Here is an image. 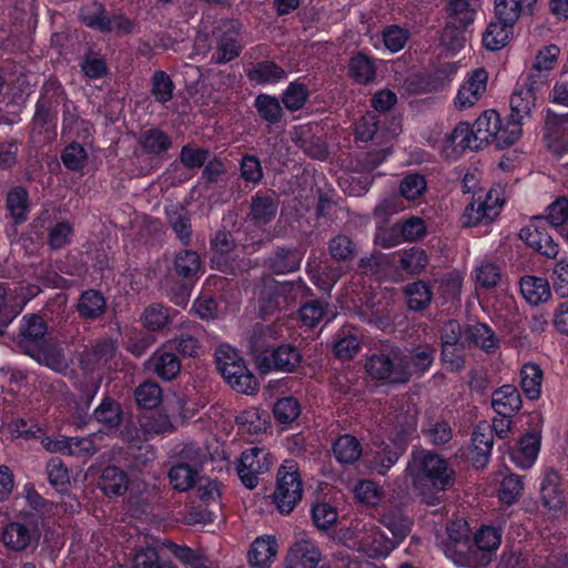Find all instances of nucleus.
<instances>
[{
	"label": "nucleus",
	"mask_w": 568,
	"mask_h": 568,
	"mask_svg": "<svg viewBox=\"0 0 568 568\" xmlns=\"http://www.w3.org/2000/svg\"><path fill=\"white\" fill-rule=\"evenodd\" d=\"M381 523L390 531L387 538L374 524H365L362 528L345 534V542L369 558H383L409 534V521L398 513H387L381 517Z\"/></svg>",
	"instance_id": "nucleus-1"
},
{
	"label": "nucleus",
	"mask_w": 568,
	"mask_h": 568,
	"mask_svg": "<svg viewBox=\"0 0 568 568\" xmlns=\"http://www.w3.org/2000/svg\"><path fill=\"white\" fill-rule=\"evenodd\" d=\"M452 474L444 458L424 449L415 450L406 467V476L427 505L436 504L438 494L450 483Z\"/></svg>",
	"instance_id": "nucleus-2"
},
{
	"label": "nucleus",
	"mask_w": 568,
	"mask_h": 568,
	"mask_svg": "<svg viewBox=\"0 0 568 568\" xmlns=\"http://www.w3.org/2000/svg\"><path fill=\"white\" fill-rule=\"evenodd\" d=\"M504 204V189L500 185H494L486 193L475 194L465 207L460 223L467 227L488 225L499 216Z\"/></svg>",
	"instance_id": "nucleus-3"
},
{
	"label": "nucleus",
	"mask_w": 568,
	"mask_h": 568,
	"mask_svg": "<svg viewBox=\"0 0 568 568\" xmlns=\"http://www.w3.org/2000/svg\"><path fill=\"white\" fill-rule=\"evenodd\" d=\"M541 87L536 80H526L524 84H518L510 98L511 113L504 126L505 142H516L523 136L524 120L529 116L535 106L536 92Z\"/></svg>",
	"instance_id": "nucleus-4"
},
{
	"label": "nucleus",
	"mask_w": 568,
	"mask_h": 568,
	"mask_svg": "<svg viewBox=\"0 0 568 568\" xmlns=\"http://www.w3.org/2000/svg\"><path fill=\"white\" fill-rule=\"evenodd\" d=\"M302 496L303 484L298 466L294 460H285L277 473L273 503L282 514L287 515L298 505Z\"/></svg>",
	"instance_id": "nucleus-5"
},
{
	"label": "nucleus",
	"mask_w": 568,
	"mask_h": 568,
	"mask_svg": "<svg viewBox=\"0 0 568 568\" xmlns=\"http://www.w3.org/2000/svg\"><path fill=\"white\" fill-rule=\"evenodd\" d=\"M449 21L443 32L442 41L452 50L463 48L466 39L463 29L473 23L475 10L468 0H445Z\"/></svg>",
	"instance_id": "nucleus-6"
},
{
	"label": "nucleus",
	"mask_w": 568,
	"mask_h": 568,
	"mask_svg": "<svg viewBox=\"0 0 568 568\" xmlns=\"http://www.w3.org/2000/svg\"><path fill=\"white\" fill-rule=\"evenodd\" d=\"M273 465L274 456L266 448L252 446L243 450L237 474L243 485L252 489L256 487L258 476L267 473Z\"/></svg>",
	"instance_id": "nucleus-7"
},
{
	"label": "nucleus",
	"mask_w": 568,
	"mask_h": 568,
	"mask_svg": "<svg viewBox=\"0 0 568 568\" xmlns=\"http://www.w3.org/2000/svg\"><path fill=\"white\" fill-rule=\"evenodd\" d=\"M181 458L182 462L171 468L169 479L175 490L186 491L197 479L202 454L196 446L189 444L182 449Z\"/></svg>",
	"instance_id": "nucleus-8"
},
{
	"label": "nucleus",
	"mask_w": 568,
	"mask_h": 568,
	"mask_svg": "<svg viewBox=\"0 0 568 568\" xmlns=\"http://www.w3.org/2000/svg\"><path fill=\"white\" fill-rule=\"evenodd\" d=\"M300 351L288 344L265 351L256 358V366L262 374L267 372H294L301 364Z\"/></svg>",
	"instance_id": "nucleus-9"
},
{
	"label": "nucleus",
	"mask_w": 568,
	"mask_h": 568,
	"mask_svg": "<svg viewBox=\"0 0 568 568\" xmlns=\"http://www.w3.org/2000/svg\"><path fill=\"white\" fill-rule=\"evenodd\" d=\"M44 449L50 453H59L62 455L89 457L93 455L98 447L93 437H44L41 439Z\"/></svg>",
	"instance_id": "nucleus-10"
},
{
	"label": "nucleus",
	"mask_w": 568,
	"mask_h": 568,
	"mask_svg": "<svg viewBox=\"0 0 568 568\" xmlns=\"http://www.w3.org/2000/svg\"><path fill=\"white\" fill-rule=\"evenodd\" d=\"M488 73L485 69H475L467 74L455 98V106L466 110L474 106L487 90Z\"/></svg>",
	"instance_id": "nucleus-11"
},
{
	"label": "nucleus",
	"mask_w": 568,
	"mask_h": 568,
	"mask_svg": "<svg viewBox=\"0 0 568 568\" xmlns=\"http://www.w3.org/2000/svg\"><path fill=\"white\" fill-rule=\"evenodd\" d=\"M322 555L316 544L306 535H302L291 547L287 556V567L317 568Z\"/></svg>",
	"instance_id": "nucleus-12"
},
{
	"label": "nucleus",
	"mask_w": 568,
	"mask_h": 568,
	"mask_svg": "<svg viewBox=\"0 0 568 568\" xmlns=\"http://www.w3.org/2000/svg\"><path fill=\"white\" fill-rule=\"evenodd\" d=\"M541 224V217L535 219L520 230L519 237L535 251L548 257H556L559 252L558 244L540 229Z\"/></svg>",
	"instance_id": "nucleus-13"
},
{
	"label": "nucleus",
	"mask_w": 568,
	"mask_h": 568,
	"mask_svg": "<svg viewBox=\"0 0 568 568\" xmlns=\"http://www.w3.org/2000/svg\"><path fill=\"white\" fill-rule=\"evenodd\" d=\"M475 142H505L504 126L499 113L494 110H485L473 123Z\"/></svg>",
	"instance_id": "nucleus-14"
},
{
	"label": "nucleus",
	"mask_w": 568,
	"mask_h": 568,
	"mask_svg": "<svg viewBox=\"0 0 568 568\" xmlns=\"http://www.w3.org/2000/svg\"><path fill=\"white\" fill-rule=\"evenodd\" d=\"M47 326L39 315H24L22 318L21 333L18 341L19 347L30 354L34 347L47 344L44 339Z\"/></svg>",
	"instance_id": "nucleus-15"
},
{
	"label": "nucleus",
	"mask_w": 568,
	"mask_h": 568,
	"mask_svg": "<svg viewBox=\"0 0 568 568\" xmlns=\"http://www.w3.org/2000/svg\"><path fill=\"white\" fill-rule=\"evenodd\" d=\"M39 538V530L32 525L11 523L2 531L3 545L16 551H21L36 545Z\"/></svg>",
	"instance_id": "nucleus-16"
},
{
	"label": "nucleus",
	"mask_w": 568,
	"mask_h": 568,
	"mask_svg": "<svg viewBox=\"0 0 568 568\" xmlns=\"http://www.w3.org/2000/svg\"><path fill=\"white\" fill-rule=\"evenodd\" d=\"M367 372L376 378L388 379L389 382H406L407 371H403L398 355L390 359L386 355H374L366 364Z\"/></svg>",
	"instance_id": "nucleus-17"
},
{
	"label": "nucleus",
	"mask_w": 568,
	"mask_h": 568,
	"mask_svg": "<svg viewBox=\"0 0 568 568\" xmlns=\"http://www.w3.org/2000/svg\"><path fill=\"white\" fill-rule=\"evenodd\" d=\"M539 452L540 435L538 433H527L511 449L510 458L518 468L528 469L538 458Z\"/></svg>",
	"instance_id": "nucleus-18"
},
{
	"label": "nucleus",
	"mask_w": 568,
	"mask_h": 568,
	"mask_svg": "<svg viewBox=\"0 0 568 568\" xmlns=\"http://www.w3.org/2000/svg\"><path fill=\"white\" fill-rule=\"evenodd\" d=\"M494 446L493 429L488 423H481L473 432V449L470 459L477 467H484L490 456Z\"/></svg>",
	"instance_id": "nucleus-19"
},
{
	"label": "nucleus",
	"mask_w": 568,
	"mask_h": 568,
	"mask_svg": "<svg viewBox=\"0 0 568 568\" xmlns=\"http://www.w3.org/2000/svg\"><path fill=\"white\" fill-rule=\"evenodd\" d=\"M278 552V544L274 536H262L256 538L248 551V562L255 568H267Z\"/></svg>",
	"instance_id": "nucleus-20"
},
{
	"label": "nucleus",
	"mask_w": 568,
	"mask_h": 568,
	"mask_svg": "<svg viewBox=\"0 0 568 568\" xmlns=\"http://www.w3.org/2000/svg\"><path fill=\"white\" fill-rule=\"evenodd\" d=\"M19 284L0 282V325L8 326L22 311L18 302Z\"/></svg>",
	"instance_id": "nucleus-21"
},
{
	"label": "nucleus",
	"mask_w": 568,
	"mask_h": 568,
	"mask_svg": "<svg viewBox=\"0 0 568 568\" xmlns=\"http://www.w3.org/2000/svg\"><path fill=\"white\" fill-rule=\"evenodd\" d=\"M400 368L406 372V379L413 375H422L434 362V349L430 346H418L410 355H398Z\"/></svg>",
	"instance_id": "nucleus-22"
},
{
	"label": "nucleus",
	"mask_w": 568,
	"mask_h": 568,
	"mask_svg": "<svg viewBox=\"0 0 568 568\" xmlns=\"http://www.w3.org/2000/svg\"><path fill=\"white\" fill-rule=\"evenodd\" d=\"M225 381L239 393L253 394L258 388L257 378L247 369L244 361L230 368L229 373H222Z\"/></svg>",
	"instance_id": "nucleus-23"
},
{
	"label": "nucleus",
	"mask_w": 568,
	"mask_h": 568,
	"mask_svg": "<svg viewBox=\"0 0 568 568\" xmlns=\"http://www.w3.org/2000/svg\"><path fill=\"white\" fill-rule=\"evenodd\" d=\"M520 293L530 305H539L551 296L549 283L544 277L525 276L520 281Z\"/></svg>",
	"instance_id": "nucleus-24"
},
{
	"label": "nucleus",
	"mask_w": 568,
	"mask_h": 568,
	"mask_svg": "<svg viewBox=\"0 0 568 568\" xmlns=\"http://www.w3.org/2000/svg\"><path fill=\"white\" fill-rule=\"evenodd\" d=\"M460 337V326L456 321L447 322L443 327V361L452 369H458L463 366L460 356L457 355L456 359H450L449 354L458 351V341Z\"/></svg>",
	"instance_id": "nucleus-25"
},
{
	"label": "nucleus",
	"mask_w": 568,
	"mask_h": 568,
	"mask_svg": "<svg viewBox=\"0 0 568 568\" xmlns=\"http://www.w3.org/2000/svg\"><path fill=\"white\" fill-rule=\"evenodd\" d=\"M491 405L498 415H511L521 406V398L514 385H503L495 390Z\"/></svg>",
	"instance_id": "nucleus-26"
},
{
	"label": "nucleus",
	"mask_w": 568,
	"mask_h": 568,
	"mask_svg": "<svg viewBox=\"0 0 568 568\" xmlns=\"http://www.w3.org/2000/svg\"><path fill=\"white\" fill-rule=\"evenodd\" d=\"M559 48L557 45H547L542 48L534 63L532 71L530 72L528 80H536L540 87L546 82L547 72H549L557 62L559 55Z\"/></svg>",
	"instance_id": "nucleus-27"
},
{
	"label": "nucleus",
	"mask_w": 568,
	"mask_h": 568,
	"mask_svg": "<svg viewBox=\"0 0 568 568\" xmlns=\"http://www.w3.org/2000/svg\"><path fill=\"white\" fill-rule=\"evenodd\" d=\"M403 450L402 442H396L392 447L382 443L372 450V467L379 474L387 471L398 459Z\"/></svg>",
	"instance_id": "nucleus-28"
},
{
	"label": "nucleus",
	"mask_w": 568,
	"mask_h": 568,
	"mask_svg": "<svg viewBox=\"0 0 568 568\" xmlns=\"http://www.w3.org/2000/svg\"><path fill=\"white\" fill-rule=\"evenodd\" d=\"M54 116L50 109L44 104L38 103L34 116L32 119V133L34 139L50 141L55 138Z\"/></svg>",
	"instance_id": "nucleus-29"
},
{
	"label": "nucleus",
	"mask_w": 568,
	"mask_h": 568,
	"mask_svg": "<svg viewBox=\"0 0 568 568\" xmlns=\"http://www.w3.org/2000/svg\"><path fill=\"white\" fill-rule=\"evenodd\" d=\"M541 499L545 506L550 509L560 508L564 505V494L560 489V476L554 470L545 474L541 484Z\"/></svg>",
	"instance_id": "nucleus-30"
},
{
	"label": "nucleus",
	"mask_w": 568,
	"mask_h": 568,
	"mask_svg": "<svg viewBox=\"0 0 568 568\" xmlns=\"http://www.w3.org/2000/svg\"><path fill=\"white\" fill-rule=\"evenodd\" d=\"M99 486L109 497L121 496L128 489V479L122 470L111 466L103 470Z\"/></svg>",
	"instance_id": "nucleus-31"
},
{
	"label": "nucleus",
	"mask_w": 568,
	"mask_h": 568,
	"mask_svg": "<svg viewBox=\"0 0 568 568\" xmlns=\"http://www.w3.org/2000/svg\"><path fill=\"white\" fill-rule=\"evenodd\" d=\"M513 33V27L497 20L486 28L483 34V44L490 51H497L504 48Z\"/></svg>",
	"instance_id": "nucleus-32"
},
{
	"label": "nucleus",
	"mask_w": 568,
	"mask_h": 568,
	"mask_svg": "<svg viewBox=\"0 0 568 568\" xmlns=\"http://www.w3.org/2000/svg\"><path fill=\"white\" fill-rule=\"evenodd\" d=\"M542 379L544 373L536 364L527 363L521 367L520 385L528 398L537 399L540 396Z\"/></svg>",
	"instance_id": "nucleus-33"
},
{
	"label": "nucleus",
	"mask_w": 568,
	"mask_h": 568,
	"mask_svg": "<svg viewBox=\"0 0 568 568\" xmlns=\"http://www.w3.org/2000/svg\"><path fill=\"white\" fill-rule=\"evenodd\" d=\"M333 454L342 464H353L362 455L361 443L352 435H342L333 444Z\"/></svg>",
	"instance_id": "nucleus-34"
},
{
	"label": "nucleus",
	"mask_w": 568,
	"mask_h": 568,
	"mask_svg": "<svg viewBox=\"0 0 568 568\" xmlns=\"http://www.w3.org/2000/svg\"><path fill=\"white\" fill-rule=\"evenodd\" d=\"M301 415V405L295 397L287 396L280 398L273 405V417L275 423L284 427L291 426Z\"/></svg>",
	"instance_id": "nucleus-35"
},
{
	"label": "nucleus",
	"mask_w": 568,
	"mask_h": 568,
	"mask_svg": "<svg viewBox=\"0 0 568 568\" xmlns=\"http://www.w3.org/2000/svg\"><path fill=\"white\" fill-rule=\"evenodd\" d=\"M29 355L39 364L51 368L53 372H63L67 369V362L60 349L49 345L48 343L43 346L34 347Z\"/></svg>",
	"instance_id": "nucleus-36"
},
{
	"label": "nucleus",
	"mask_w": 568,
	"mask_h": 568,
	"mask_svg": "<svg viewBox=\"0 0 568 568\" xmlns=\"http://www.w3.org/2000/svg\"><path fill=\"white\" fill-rule=\"evenodd\" d=\"M7 209H9L11 217L14 219L17 223H22L27 220L30 203L26 189L16 186L7 194Z\"/></svg>",
	"instance_id": "nucleus-37"
},
{
	"label": "nucleus",
	"mask_w": 568,
	"mask_h": 568,
	"mask_svg": "<svg viewBox=\"0 0 568 568\" xmlns=\"http://www.w3.org/2000/svg\"><path fill=\"white\" fill-rule=\"evenodd\" d=\"M92 125L89 121L80 119L77 114L64 112L63 134L71 142L87 140L92 134Z\"/></svg>",
	"instance_id": "nucleus-38"
},
{
	"label": "nucleus",
	"mask_w": 568,
	"mask_h": 568,
	"mask_svg": "<svg viewBox=\"0 0 568 568\" xmlns=\"http://www.w3.org/2000/svg\"><path fill=\"white\" fill-rule=\"evenodd\" d=\"M251 80L257 83H273L286 78V72L272 61L257 63L248 73Z\"/></svg>",
	"instance_id": "nucleus-39"
},
{
	"label": "nucleus",
	"mask_w": 568,
	"mask_h": 568,
	"mask_svg": "<svg viewBox=\"0 0 568 568\" xmlns=\"http://www.w3.org/2000/svg\"><path fill=\"white\" fill-rule=\"evenodd\" d=\"M236 424L242 433L260 434L265 430L266 418L257 408H248L236 416Z\"/></svg>",
	"instance_id": "nucleus-40"
},
{
	"label": "nucleus",
	"mask_w": 568,
	"mask_h": 568,
	"mask_svg": "<svg viewBox=\"0 0 568 568\" xmlns=\"http://www.w3.org/2000/svg\"><path fill=\"white\" fill-rule=\"evenodd\" d=\"M467 339L483 349L490 352L497 347V339L493 331L484 323H475L466 328Z\"/></svg>",
	"instance_id": "nucleus-41"
},
{
	"label": "nucleus",
	"mask_w": 568,
	"mask_h": 568,
	"mask_svg": "<svg viewBox=\"0 0 568 568\" xmlns=\"http://www.w3.org/2000/svg\"><path fill=\"white\" fill-rule=\"evenodd\" d=\"M172 316L173 313L166 306L151 304L142 313V323L151 331H159L171 321Z\"/></svg>",
	"instance_id": "nucleus-42"
},
{
	"label": "nucleus",
	"mask_w": 568,
	"mask_h": 568,
	"mask_svg": "<svg viewBox=\"0 0 568 568\" xmlns=\"http://www.w3.org/2000/svg\"><path fill=\"white\" fill-rule=\"evenodd\" d=\"M174 267L176 273L182 277H195L201 271L200 257L194 251H182L175 256Z\"/></svg>",
	"instance_id": "nucleus-43"
},
{
	"label": "nucleus",
	"mask_w": 568,
	"mask_h": 568,
	"mask_svg": "<svg viewBox=\"0 0 568 568\" xmlns=\"http://www.w3.org/2000/svg\"><path fill=\"white\" fill-rule=\"evenodd\" d=\"M500 281V270L496 264L491 262H483L475 267V283H477V290L494 288Z\"/></svg>",
	"instance_id": "nucleus-44"
},
{
	"label": "nucleus",
	"mask_w": 568,
	"mask_h": 568,
	"mask_svg": "<svg viewBox=\"0 0 568 568\" xmlns=\"http://www.w3.org/2000/svg\"><path fill=\"white\" fill-rule=\"evenodd\" d=\"M134 397L138 406L146 409H152L159 406L162 400V389L154 382H146L134 392Z\"/></svg>",
	"instance_id": "nucleus-45"
},
{
	"label": "nucleus",
	"mask_w": 568,
	"mask_h": 568,
	"mask_svg": "<svg viewBox=\"0 0 568 568\" xmlns=\"http://www.w3.org/2000/svg\"><path fill=\"white\" fill-rule=\"evenodd\" d=\"M301 264V254L292 250H281L270 261V267L278 274L296 271Z\"/></svg>",
	"instance_id": "nucleus-46"
},
{
	"label": "nucleus",
	"mask_w": 568,
	"mask_h": 568,
	"mask_svg": "<svg viewBox=\"0 0 568 568\" xmlns=\"http://www.w3.org/2000/svg\"><path fill=\"white\" fill-rule=\"evenodd\" d=\"M311 514L314 525L321 530L328 529L338 519L336 509L332 505L326 504V501H318L313 505Z\"/></svg>",
	"instance_id": "nucleus-47"
},
{
	"label": "nucleus",
	"mask_w": 568,
	"mask_h": 568,
	"mask_svg": "<svg viewBox=\"0 0 568 568\" xmlns=\"http://www.w3.org/2000/svg\"><path fill=\"white\" fill-rule=\"evenodd\" d=\"M524 485L520 476L510 474L506 476L500 485L498 497L505 505H513L521 496Z\"/></svg>",
	"instance_id": "nucleus-48"
},
{
	"label": "nucleus",
	"mask_w": 568,
	"mask_h": 568,
	"mask_svg": "<svg viewBox=\"0 0 568 568\" xmlns=\"http://www.w3.org/2000/svg\"><path fill=\"white\" fill-rule=\"evenodd\" d=\"M174 84L164 71H155L152 77L151 93L160 103L169 102L173 97Z\"/></svg>",
	"instance_id": "nucleus-49"
},
{
	"label": "nucleus",
	"mask_w": 568,
	"mask_h": 568,
	"mask_svg": "<svg viewBox=\"0 0 568 568\" xmlns=\"http://www.w3.org/2000/svg\"><path fill=\"white\" fill-rule=\"evenodd\" d=\"M433 294L423 282H416L406 287V298L410 310H424L432 301Z\"/></svg>",
	"instance_id": "nucleus-50"
},
{
	"label": "nucleus",
	"mask_w": 568,
	"mask_h": 568,
	"mask_svg": "<svg viewBox=\"0 0 568 568\" xmlns=\"http://www.w3.org/2000/svg\"><path fill=\"white\" fill-rule=\"evenodd\" d=\"M349 73L358 83H367L375 77V67L366 55L357 54L349 61Z\"/></svg>",
	"instance_id": "nucleus-51"
},
{
	"label": "nucleus",
	"mask_w": 568,
	"mask_h": 568,
	"mask_svg": "<svg viewBox=\"0 0 568 568\" xmlns=\"http://www.w3.org/2000/svg\"><path fill=\"white\" fill-rule=\"evenodd\" d=\"M255 106L260 116L271 123L277 122L282 116V106L280 101L267 94H260L255 99Z\"/></svg>",
	"instance_id": "nucleus-52"
},
{
	"label": "nucleus",
	"mask_w": 568,
	"mask_h": 568,
	"mask_svg": "<svg viewBox=\"0 0 568 568\" xmlns=\"http://www.w3.org/2000/svg\"><path fill=\"white\" fill-rule=\"evenodd\" d=\"M153 361L155 372L164 379L174 378L181 369L180 362L171 353L159 352L154 355Z\"/></svg>",
	"instance_id": "nucleus-53"
},
{
	"label": "nucleus",
	"mask_w": 568,
	"mask_h": 568,
	"mask_svg": "<svg viewBox=\"0 0 568 568\" xmlns=\"http://www.w3.org/2000/svg\"><path fill=\"white\" fill-rule=\"evenodd\" d=\"M394 231L397 232L404 241H417L426 235L425 222L419 217H410L403 223L394 225Z\"/></svg>",
	"instance_id": "nucleus-54"
},
{
	"label": "nucleus",
	"mask_w": 568,
	"mask_h": 568,
	"mask_svg": "<svg viewBox=\"0 0 568 568\" xmlns=\"http://www.w3.org/2000/svg\"><path fill=\"white\" fill-rule=\"evenodd\" d=\"M104 307L105 302L103 296L95 291L84 293L80 303H78V310H80L81 314L87 317H95L100 315Z\"/></svg>",
	"instance_id": "nucleus-55"
},
{
	"label": "nucleus",
	"mask_w": 568,
	"mask_h": 568,
	"mask_svg": "<svg viewBox=\"0 0 568 568\" xmlns=\"http://www.w3.org/2000/svg\"><path fill=\"white\" fill-rule=\"evenodd\" d=\"M95 418L106 427H115L120 424V406L112 399H104L95 409Z\"/></svg>",
	"instance_id": "nucleus-56"
},
{
	"label": "nucleus",
	"mask_w": 568,
	"mask_h": 568,
	"mask_svg": "<svg viewBox=\"0 0 568 568\" xmlns=\"http://www.w3.org/2000/svg\"><path fill=\"white\" fill-rule=\"evenodd\" d=\"M427 182L424 176L418 173H413L402 180L399 184V192L406 200H416L426 190Z\"/></svg>",
	"instance_id": "nucleus-57"
},
{
	"label": "nucleus",
	"mask_w": 568,
	"mask_h": 568,
	"mask_svg": "<svg viewBox=\"0 0 568 568\" xmlns=\"http://www.w3.org/2000/svg\"><path fill=\"white\" fill-rule=\"evenodd\" d=\"M308 97L307 88L303 83L292 82L283 94V103L291 111L300 110Z\"/></svg>",
	"instance_id": "nucleus-58"
},
{
	"label": "nucleus",
	"mask_w": 568,
	"mask_h": 568,
	"mask_svg": "<svg viewBox=\"0 0 568 568\" xmlns=\"http://www.w3.org/2000/svg\"><path fill=\"white\" fill-rule=\"evenodd\" d=\"M108 17L104 14V8L99 2H91L84 6L80 11L81 21L93 29L99 31L102 30V27Z\"/></svg>",
	"instance_id": "nucleus-59"
},
{
	"label": "nucleus",
	"mask_w": 568,
	"mask_h": 568,
	"mask_svg": "<svg viewBox=\"0 0 568 568\" xmlns=\"http://www.w3.org/2000/svg\"><path fill=\"white\" fill-rule=\"evenodd\" d=\"M241 45L233 34L225 33L219 41L216 50V62L226 63L239 57Z\"/></svg>",
	"instance_id": "nucleus-60"
},
{
	"label": "nucleus",
	"mask_w": 568,
	"mask_h": 568,
	"mask_svg": "<svg viewBox=\"0 0 568 568\" xmlns=\"http://www.w3.org/2000/svg\"><path fill=\"white\" fill-rule=\"evenodd\" d=\"M214 255L213 264L221 271H226L227 265L223 261V255L233 248V237L224 232H219L213 240Z\"/></svg>",
	"instance_id": "nucleus-61"
},
{
	"label": "nucleus",
	"mask_w": 568,
	"mask_h": 568,
	"mask_svg": "<svg viewBox=\"0 0 568 568\" xmlns=\"http://www.w3.org/2000/svg\"><path fill=\"white\" fill-rule=\"evenodd\" d=\"M355 497L363 505L374 506L379 503L382 490L379 486L372 480H362L354 489Z\"/></svg>",
	"instance_id": "nucleus-62"
},
{
	"label": "nucleus",
	"mask_w": 568,
	"mask_h": 568,
	"mask_svg": "<svg viewBox=\"0 0 568 568\" xmlns=\"http://www.w3.org/2000/svg\"><path fill=\"white\" fill-rule=\"evenodd\" d=\"M134 568H174L171 562L161 561L153 548L138 551L133 558Z\"/></svg>",
	"instance_id": "nucleus-63"
},
{
	"label": "nucleus",
	"mask_w": 568,
	"mask_h": 568,
	"mask_svg": "<svg viewBox=\"0 0 568 568\" xmlns=\"http://www.w3.org/2000/svg\"><path fill=\"white\" fill-rule=\"evenodd\" d=\"M552 281H554V288L555 292L561 296L567 297L568 296V258L561 257L552 273Z\"/></svg>",
	"instance_id": "nucleus-64"
}]
</instances>
